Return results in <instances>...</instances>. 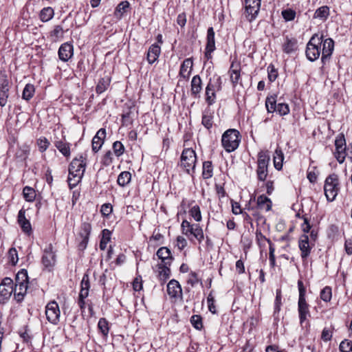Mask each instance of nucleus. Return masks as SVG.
Masks as SVG:
<instances>
[{
	"instance_id": "13",
	"label": "nucleus",
	"mask_w": 352,
	"mask_h": 352,
	"mask_svg": "<svg viewBox=\"0 0 352 352\" xmlns=\"http://www.w3.org/2000/svg\"><path fill=\"white\" fill-rule=\"evenodd\" d=\"M167 293L172 299H183L182 286L175 279L170 280L167 284Z\"/></svg>"
},
{
	"instance_id": "33",
	"label": "nucleus",
	"mask_w": 352,
	"mask_h": 352,
	"mask_svg": "<svg viewBox=\"0 0 352 352\" xmlns=\"http://www.w3.org/2000/svg\"><path fill=\"white\" fill-rule=\"evenodd\" d=\"M55 146L66 157L70 156V144L64 140L56 141Z\"/></svg>"
},
{
	"instance_id": "54",
	"label": "nucleus",
	"mask_w": 352,
	"mask_h": 352,
	"mask_svg": "<svg viewBox=\"0 0 352 352\" xmlns=\"http://www.w3.org/2000/svg\"><path fill=\"white\" fill-rule=\"evenodd\" d=\"M282 16L286 21H290L294 19L296 12L292 9H287L282 11Z\"/></svg>"
},
{
	"instance_id": "60",
	"label": "nucleus",
	"mask_w": 352,
	"mask_h": 352,
	"mask_svg": "<svg viewBox=\"0 0 352 352\" xmlns=\"http://www.w3.org/2000/svg\"><path fill=\"white\" fill-rule=\"evenodd\" d=\"M112 155H113L111 151H108L107 152H106V153L104 155L102 159V164L105 166H109L113 162Z\"/></svg>"
},
{
	"instance_id": "23",
	"label": "nucleus",
	"mask_w": 352,
	"mask_h": 352,
	"mask_svg": "<svg viewBox=\"0 0 352 352\" xmlns=\"http://www.w3.org/2000/svg\"><path fill=\"white\" fill-rule=\"evenodd\" d=\"M55 263V255L52 252V245L50 244L49 247L45 249L43 256L42 263L45 267L52 266Z\"/></svg>"
},
{
	"instance_id": "50",
	"label": "nucleus",
	"mask_w": 352,
	"mask_h": 352,
	"mask_svg": "<svg viewBox=\"0 0 352 352\" xmlns=\"http://www.w3.org/2000/svg\"><path fill=\"white\" fill-rule=\"evenodd\" d=\"M200 283L202 285V281L199 278L198 274L195 272H191L189 274V278L187 280V283L194 287L197 283Z\"/></svg>"
},
{
	"instance_id": "3",
	"label": "nucleus",
	"mask_w": 352,
	"mask_h": 352,
	"mask_svg": "<svg viewBox=\"0 0 352 352\" xmlns=\"http://www.w3.org/2000/svg\"><path fill=\"white\" fill-rule=\"evenodd\" d=\"M241 142V135L236 129H230L226 131L221 138V144L228 153L234 151Z\"/></svg>"
},
{
	"instance_id": "62",
	"label": "nucleus",
	"mask_w": 352,
	"mask_h": 352,
	"mask_svg": "<svg viewBox=\"0 0 352 352\" xmlns=\"http://www.w3.org/2000/svg\"><path fill=\"white\" fill-rule=\"evenodd\" d=\"M331 338H332L331 329L329 328H327V327L324 328L322 331L321 339L324 342H327V341L331 340Z\"/></svg>"
},
{
	"instance_id": "19",
	"label": "nucleus",
	"mask_w": 352,
	"mask_h": 352,
	"mask_svg": "<svg viewBox=\"0 0 352 352\" xmlns=\"http://www.w3.org/2000/svg\"><path fill=\"white\" fill-rule=\"evenodd\" d=\"M202 90V80L199 75L192 77L190 82V94L194 98H200V93Z\"/></svg>"
},
{
	"instance_id": "40",
	"label": "nucleus",
	"mask_w": 352,
	"mask_h": 352,
	"mask_svg": "<svg viewBox=\"0 0 352 352\" xmlns=\"http://www.w3.org/2000/svg\"><path fill=\"white\" fill-rule=\"evenodd\" d=\"M131 179V174L128 171H123L118 177L117 183L119 186L124 187Z\"/></svg>"
},
{
	"instance_id": "37",
	"label": "nucleus",
	"mask_w": 352,
	"mask_h": 352,
	"mask_svg": "<svg viewBox=\"0 0 352 352\" xmlns=\"http://www.w3.org/2000/svg\"><path fill=\"white\" fill-rule=\"evenodd\" d=\"M213 116L212 113L208 111H205L202 114L201 124L205 128L210 130L213 125Z\"/></svg>"
},
{
	"instance_id": "28",
	"label": "nucleus",
	"mask_w": 352,
	"mask_h": 352,
	"mask_svg": "<svg viewBox=\"0 0 352 352\" xmlns=\"http://www.w3.org/2000/svg\"><path fill=\"white\" fill-rule=\"evenodd\" d=\"M297 40L295 38H289L286 36L283 45V51L286 54H291L297 50Z\"/></svg>"
},
{
	"instance_id": "24",
	"label": "nucleus",
	"mask_w": 352,
	"mask_h": 352,
	"mask_svg": "<svg viewBox=\"0 0 352 352\" xmlns=\"http://www.w3.org/2000/svg\"><path fill=\"white\" fill-rule=\"evenodd\" d=\"M240 70V65L238 63H235L234 62L231 63L228 72L233 87H236L241 78Z\"/></svg>"
},
{
	"instance_id": "38",
	"label": "nucleus",
	"mask_w": 352,
	"mask_h": 352,
	"mask_svg": "<svg viewBox=\"0 0 352 352\" xmlns=\"http://www.w3.org/2000/svg\"><path fill=\"white\" fill-rule=\"evenodd\" d=\"M54 14V10L51 7H46L41 10L39 16L43 22H47L53 18Z\"/></svg>"
},
{
	"instance_id": "21",
	"label": "nucleus",
	"mask_w": 352,
	"mask_h": 352,
	"mask_svg": "<svg viewBox=\"0 0 352 352\" xmlns=\"http://www.w3.org/2000/svg\"><path fill=\"white\" fill-rule=\"evenodd\" d=\"M170 266V265H164L162 263H159L157 265L158 268L157 278L162 285L164 284L170 276L171 272L169 267Z\"/></svg>"
},
{
	"instance_id": "11",
	"label": "nucleus",
	"mask_w": 352,
	"mask_h": 352,
	"mask_svg": "<svg viewBox=\"0 0 352 352\" xmlns=\"http://www.w3.org/2000/svg\"><path fill=\"white\" fill-rule=\"evenodd\" d=\"M91 232V225L89 222H83L80 226L79 236L81 239L78 248L80 251H84L87 246Z\"/></svg>"
},
{
	"instance_id": "43",
	"label": "nucleus",
	"mask_w": 352,
	"mask_h": 352,
	"mask_svg": "<svg viewBox=\"0 0 352 352\" xmlns=\"http://www.w3.org/2000/svg\"><path fill=\"white\" fill-rule=\"evenodd\" d=\"M35 92L34 86L32 84H27L22 93V98L27 101L30 100L34 96Z\"/></svg>"
},
{
	"instance_id": "8",
	"label": "nucleus",
	"mask_w": 352,
	"mask_h": 352,
	"mask_svg": "<svg viewBox=\"0 0 352 352\" xmlns=\"http://www.w3.org/2000/svg\"><path fill=\"white\" fill-rule=\"evenodd\" d=\"M336 151L334 152V157L340 164H342L346 157L347 147L344 135L341 133H339L335 140Z\"/></svg>"
},
{
	"instance_id": "41",
	"label": "nucleus",
	"mask_w": 352,
	"mask_h": 352,
	"mask_svg": "<svg viewBox=\"0 0 352 352\" xmlns=\"http://www.w3.org/2000/svg\"><path fill=\"white\" fill-rule=\"evenodd\" d=\"M284 155L280 149H276L275 155L274 156V164L276 169L280 170L283 167V162Z\"/></svg>"
},
{
	"instance_id": "44",
	"label": "nucleus",
	"mask_w": 352,
	"mask_h": 352,
	"mask_svg": "<svg viewBox=\"0 0 352 352\" xmlns=\"http://www.w3.org/2000/svg\"><path fill=\"white\" fill-rule=\"evenodd\" d=\"M23 195L25 199L28 202H32L36 197V192L34 189L30 186H25L23 188Z\"/></svg>"
},
{
	"instance_id": "1",
	"label": "nucleus",
	"mask_w": 352,
	"mask_h": 352,
	"mask_svg": "<svg viewBox=\"0 0 352 352\" xmlns=\"http://www.w3.org/2000/svg\"><path fill=\"white\" fill-rule=\"evenodd\" d=\"M334 50V41L332 38H323V35L314 34L306 47V56L307 59L311 62L317 60L320 54H322L321 61L323 65L331 58Z\"/></svg>"
},
{
	"instance_id": "20",
	"label": "nucleus",
	"mask_w": 352,
	"mask_h": 352,
	"mask_svg": "<svg viewBox=\"0 0 352 352\" xmlns=\"http://www.w3.org/2000/svg\"><path fill=\"white\" fill-rule=\"evenodd\" d=\"M158 258L162 261V264L171 265L173 260L170 249L166 247H162L158 249L156 253Z\"/></svg>"
},
{
	"instance_id": "31",
	"label": "nucleus",
	"mask_w": 352,
	"mask_h": 352,
	"mask_svg": "<svg viewBox=\"0 0 352 352\" xmlns=\"http://www.w3.org/2000/svg\"><path fill=\"white\" fill-rule=\"evenodd\" d=\"M84 173L76 170L73 174H69L67 179L68 185L70 189L75 188L82 180Z\"/></svg>"
},
{
	"instance_id": "12",
	"label": "nucleus",
	"mask_w": 352,
	"mask_h": 352,
	"mask_svg": "<svg viewBox=\"0 0 352 352\" xmlns=\"http://www.w3.org/2000/svg\"><path fill=\"white\" fill-rule=\"evenodd\" d=\"M261 0H245V10L247 17L250 16L248 20L252 21L258 14Z\"/></svg>"
},
{
	"instance_id": "57",
	"label": "nucleus",
	"mask_w": 352,
	"mask_h": 352,
	"mask_svg": "<svg viewBox=\"0 0 352 352\" xmlns=\"http://www.w3.org/2000/svg\"><path fill=\"white\" fill-rule=\"evenodd\" d=\"M10 262L13 265H16L18 262V254L17 251L14 248H12L9 250L8 252Z\"/></svg>"
},
{
	"instance_id": "6",
	"label": "nucleus",
	"mask_w": 352,
	"mask_h": 352,
	"mask_svg": "<svg viewBox=\"0 0 352 352\" xmlns=\"http://www.w3.org/2000/svg\"><path fill=\"white\" fill-rule=\"evenodd\" d=\"M270 155L268 151H261L258 153L256 175L258 181L264 182L268 175Z\"/></svg>"
},
{
	"instance_id": "55",
	"label": "nucleus",
	"mask_w": 352,
	"mask_h": 352,
	"mask_svg": "<svg viewBox=\"0 0 352 352\" xmlns=\"http://www.w3.org/2000/svg\"><path fill=\"white\" fill-rule=\"evenodd\" d=\"M38 149L41 152H44L50 146V142L46 138H39L37 140Z\"/></svg>"
},
{
	"instance_id": "25",
	"label": "nucleus",
	"mask_w": 352,
	"mask_h": 352,
	"mask_svg": "<svg viewBox=\"0 0 352 352\" xmlns=\"http://www.w3.org/2000/svg\"><path fill=\"white\" fill-rule=\"evenodd\" d=\"M89 288V277L87 274H85L80 283V291L79 293L78 298L85 300L87 297H88Z\"/></svg>"
},
{
	"instance_id": "4",
	"label": "nucleus",
	"mask_w": 352,
	"mask_h": 352,
	"mask_svg": "<svg viewBox=\"0 0 352 352\" xmlns=\"http://www.w3.org/2000/svg\"><path fill=\"white\" fill-rule=\"evenodd\" d=\"M222 89V80L220 76L214 75L209 79L205 89L206 102L208 106L212 105L215 102L216 92Z\"/></svg>"
},
{
	"instance_id": "32",
	"label": "nucleus",
	"mask_w": 352,
	"mask_h": 352,
	"mask_svg": "<svg viewBox=\"0 0 352 352\" xmlns=\"http://www.w3.org/2000/svg\"><path fill=\"white\" fill-rule=\"evenodd\" d=\"M329 7L323 6L318 8L314 12V18L318 19L322 21H325L329 16Z\"/></svg>"
},
{
	"instance_id": "17",
	"label": "nucleus",
	"mask_w": 352,
	"mask_h": 352,
	"mask_svg": "<svg viewBox=\"0 0 352 352\" xmlns=\"http://www.w3.org/2000/svg\"><path fill=\"white\" fill-rule=\"evenodd\" d=\"M106 138V129L101 128L98 131L95 136L92 139V151L97 153L104 144Z\"/></svg>"
},
{
	"instance_id": "2",
	"label": "nucleus",
	"mask_w": 352,
	"mask_h": 352,
	"mask_svg": "<svg viewBox=\"0 0 352 352\" xmlns=\"http://www.w3.org/2000/svg\"><path fill=\"white\" fill-rule=\"evenodd\" d=\"M298 288L299 292L298 301V311L299 316V320L301 325L307 320V317L310 316L309 305L305 299L306 288L304 286L302 280H298Z\"/></svg>"
},
{
	"instance_id": "30",
	"label": "nucleus",
	"mask_w": 352,
	"mask_h": 352,
	"mask_svg": "<svg viewBox=\"0 0 352 352\" xmlns=\"http://www.w3.org/2000/svg\"><path fill=\"white\" fill-rule=\"evenodd\" d=\"M206 48L208 49V52H213L215 47L214 31L212 27L208 28L207 30L206 36Z\"/></svg>"
},
{
	"instance_id": "15",
	"label": "nucleus",
	"mask_w": 352,
	"mask_h": 352,
	"mask_svg": "<svg viewBox=\"0 0 352 352\" xmlns=\"http://www.w3.org/2000/svg\"><path fill=\"white\" fill-rule=\"evenodd\" d=\"M298 248L300 250V256L302 259L305 261L310 255L311 250L308 235L302 234L298 240Z\"/></svg>"
},
{
	"instance_id": "14",
	"label": "nucleus",
	"mask_w": 352,
	"mask_h": 352,
	"mask_svg": "<svg viewBox=\"0 0 352 352\" xmlns=\"http://www.w3.org/2000/svg\"><path fill=\"white\" fill-rule=\"evenodd\" d=\"M13 293V280L9 277L3 279L0 284V298L8 299Z\"/></svg>"
},
{
	"instance_id": "27",
	"label": "nucleus",
	"mask_w": 352,
	"mask_h": 352,
	"mask_svg": "<svg viewBox=\"0 0 352 352\" xmlns=\"http://www.w3.org/2000/svg\"><path fill=\"white\" fill-rule=\"evenodd\" d=\"M28 283H25L23 285H15L13 287V293L14 295V298L17 302H21L25 295L26 294L28 290L29 289Z\"/></svg>"
},
{
	"instance_id": "58",
	"label": "nucleus",
	"mask_w": 352,
	"mask_h": 352,
	"mask_svg": "<svg viewBox=\"0 0 352 352\" xmlns=\"http://www.w3.org/2000/svg\"><path fill=\"white\" fill-rule=\"evenodd\" d=\"M23 232L30 235L32 233V226L28 219L19 223Z\"/></svg>"
},
{
	"instance_id": "34",
	"label": "nucleus",
	"mask_w": 352,
	"mask_h": 352,
	"mask_svg": "<svg viewBox=\"0 0 352 352\" xmlns=\"http://www.w3.org/2000/svg\"><path fill=\"white\" fill-rule=\"evenodd\" d=\"M111 83V78L109 76H105L104 78H101L98 85L96 87V91L98 94H101L104 91H105Z\"/></svg>"
},
{
	"instance_id": "63",
	"label": "nucleus",
	"mask_w": 352,
	"mask_h": 352,
	"mask_svg": "<svg viewBox=\"0 0 352 352\" xmlns=\"http://www.w3.org/2000/svg\"><path fill=\"white\" fill-rule=\"evenodd\" d=\"M113 211V208L111 204H104L101 206L100 212L103 216L107 217Z\"/></svg>"
},
{
	"instance_id": "45",
	"label": "nucleus",
	"mask_w": 352,
	"mask_h": 352,
	"mask_svg": "<svg viewBox=\"0 0 352 352\" xmlns=\"http://www.w3.org/2000/svg\"><path fill=\"white\" fill-rule=\"evenodd\" d=\"M98 327L103 336H106L109 333V322L104 318H101L98 323Z\"/></svg>"
},
{
	"instance_id": "46",
	"label": "nucleus",
	"mask_w": 352,
	"mask_h": 352,
	"mask_svg": "<svg viewBox=\"0 0 352 352\" xmlns=\"http://www.w3.org/2000/svg\"><path fill=\"white\" fill-rule=\"evenodd\" d=\"M190 323L192 327L197 330H201L203 328L202 318L199 315L192 316L190 318Z\"/></svg>"
},
{
	"instance_id": "9",
	"label": "nucleus",
	"mask_w": 352,
	"mask_h": 352,
	"mask_svg": "<svg viewBox=\"0 0 352 352\" xmlns=\"http://www.w3.org/2000/svg\"><path fill=\"white\" fill-rule=\"evenodd\" d=\"M10 85L8 76L5 72H0V106H6L9 97Z\"/></svg>"
},
{
	"instance_id": "48",
	"label": "nucleus",
	"mask_w": 352,
	"mask_h": 352,
	"mask_svg": "<svg viewBox=\"0 0 352 352\" xmlns=\"http://www.w3.org/2000/svg\"><path fill=\"white\" fill-rule=\"evenodd\" d=\"M331 288L329 286H326L320 292V298L324 302H329L331 299Z\"/></svg>"
},
{
	"instance_id": "36",
	"label": "nucleus",
	"mask_w": 352,
	"mask_h": 352,
	"mask_svg": "<svg viewBox=\"0 0 352 352\" xmlns=\"http://www.w3.org/2000/svg\"><path fill=\"white\" fill-rule=\"evenodd\" d=\"M25 283H29L28 271L25 269H21L16 275L14 286Z\"/></svg>"
},
{
	"instance_id": "51",
	"label": "nucleus",
	"mask_w": 352,
	"mask_h": 352,
	"mask_svg": "<svg viewBox=\"0 0 352 352\" xmlns=\"http://www.w3.org/2000/svg\"><path fill=\"white\" fill-rule=\"evenodd\" d=\"M268 79L270 82H274L278 77V71L272 64L267 67Z\"/></svg>"
},
{
	"instance_id": "26",
	"label": "nucleus",
	"mask_w": 352,
	"mask_h": 352,
	"mask_svg": "<svg viewBox=\"0 0 352 352\" xmlns=\"http://www.w3.org/2000/svg\"><path fill=\"white\" fill-rule=\"evenodd\" d=\"M161 53V48L159 45L154 43L150 46L147 52V60L150 64L154 63Z\"/></svg>"
},
{
	"instance_id": "47",
	"label": "nucleus",
	"mask_w": 352,
	"mask_h": 352,
	"mask_svg": "<svg viewBox=\"0 0 352 352\" xmlns=\"http://www.w3.org/2000/svg\"><path fill=\"white\" fill-rule=\"evenodd\" d=\"M190 215L197 222L201 221V214L198 205L192 206L189 210Z\"/></svg>"
},
{
	"instance_id": "56",
	"label": "nucleus",
	"mask_w": 352,
	"mask_h": 352,
	"mask_svg": "<svg viewBox=\"0 0 352 352\" xmlns=\"http://www.w3.org/2000/svg\"><path fill=\"white\" fill-rule=\"evenodd\" d=\"M339 349L341 352H352V344H351V340H344L341 342Z\"/></svg>"
},
{
	"instance_id": "7",
	"label": "nucleus",
	"mask_w": 352,
	"mask_h": 352,
	"mask_svg": "<svg viewBox=\"0 0 352 352\" xmlns=\"http://www.w3.org/2000/svg\"><path fill=\"white\" fill-rule=\"evenodd\" d=\"M196 162L195 151L192 148H184L181 155V166L185 168L187 173L190 174V171L194 173Z\"/></svg>"
},
{
	"instance_id": "59",
	"label": "nucleus",
	"mask_w": 352,
	"mask_h": 352,
	"mask_svg": "<svg viewBox=\"0 0 352 352\" xmlns=\"http://www.w3.org/2000/svg\"><path fill=\"white\" fill-rule=\"evenodd\" d=\"M207 302H208L209 311L212 314H215L217 311H216V307L214 305V296H212V292H210V293L208 294V298H207Z\"/></svg>"
},
{
	"instance_id": "10",
	"label": "nucleus",
	"mask_w": 352,
	"mask_h": 352,
	"mask_svg": "<svg viewBox=\"0 0 352 352\" xmlns=\"http://www.w3.org/2000/svg\"><path fill=\"white\" fill-rule=\"evenodd\" d=\"M60 311L56 301L50 302L45 308V315L47 320L53 324L59 322Z\"/></svg>"
},
{
	"instance_id": "52",
	"label": "nucleus",
	"mask_w": 352,
	"mask_h": 352,
	"mask_svg": "<svg viewBox=\"0 0 352 352\" xmlns=\"http://www.w3.org/2000/svg\"><path fill=\"white\" fill-rule=\"evenodd\" d=\"M311 168H309L307 177L311 183L314 184L317 180L318 173L316 172V166H313Z\"/></svg>"
},
{
	"instance_id": "29",
	"label": "nucleus",
	"mask_w": 352,
	"mask_h": 352,
	"mask_svg": "<svg viewBox=\"0 0 352 352\" xmlns=\"http://www.w3.org/2000/svg\"><path fill=\"white\" fill-rule=\"evenodd\" d=\"M257 208L260 210H264L266 212L272 209V201L270 198L265 195H261L258 197L256 201Z\"/></svg>"
},
{
	"instance_id": "64",
	"label": "nucleus",
	"mask_w": 352,
	"mask_h": 352,
	"mask_svg": "<svg viewBox=\"0 0 352 352\" xmlns=\"http://www.w3.org/2000/svg\"><path fill=\"white\" fill-rule=\"evenodd\" d=\"M51 36L56 38H60L63 36V29L60 25H56L54 29L51 32Z\"/></svg>"
},
{
	"instance_id": "39",
	"label": "nucleus",
	"mask_w": 352,
	"mask_h": 352,
	"mask_svg": "<svg viewBox=\"0 0 352 352\" xmlns=\"http://www.w3.org/2000/svg\"><path fill=\"white\" fill-rule=\"evenodd\" d=\"M213 175V166L212 162L206 161L203 163L202 177L205 179H210Z\"/></svg>"
},
{
	"instance_id": "35",
	"label": "nucleus",
	"mask_w": 352,
	"mask_h": 352,
	"mask_svg": "<svg viewBox=\"0 0 352 352\" xmlns=\"http://www.w3.org/2000/svg\"><path fill=\"white\" fill-rule=\"evenodd\" d=\"M276 95L267 96L265 100V107L268 113H274L276 111Z\"/></svg>"
},
{
	"instance_id": "16",
	"label": "nucleus",
	"mask_w": 352,
	"mask_h": 352,
	"mask_svg": "<svg viewBox=\"0 0 352 352\" xmlns=\"http://www.w3.org/2000/svg\"><path fill=\"white\" fill-rule=\"evenodd\" d=\"M86 164L85 158L82 155L74 158L69 166V174H73L76 170L85 173Z\"/></svg>"
},
{
	"instance_id": "22",
	"label": "nucleus",
	"mask_w": 352,
	"mask_h": 352,
	"mask_svg": "<svg viewBox=\"0 0 352 352\" xmlns=\"http://www.w3.org/2000/svg\"><path fill=\"white\" fill-rule=\"evenodd\" d=\"M193 62L191 58H186L181 65L179 76L187 79L189 78L192 70Z\"/></svg>"
},
{
	"instance_id": "61",
	"label": "nucleus",
	"mask_w": 352,
	"mask_h": 352,
	"mask_svg": "<svg viewBox=\"0 0 352 352\" xmlns=\"http://www.w3.org/2000/svg\"><path fill=\"white\" fill-rule=\"evenodd\" d=\"M302 219L304 221V223L301 226L302 230L305 233L304 234H306V233L310 232V230L312 228V226L310 225L309 221L305 215H303Z\"/></svg>"
},
{
	"instance_id": "53",
	"label": "nucleus",
	"mask_w": 352,
	"mask_h": 352,
	"mask_svg": "<svg viewBox=\"0 0 352 352\" xmlns=\"http://www.w3.org/2000/svg\"><path fill=\"white\" fill-rule=\"evenodd\" d=\"M276 111L278 112L280 116L287 115L289 113V105L286 103H278Z\"/></svg>"
},
{
	"instance_id": "49",
	"label": "nucleus",
	"mask_w": 352,
	"mask_h": 352,
	"mask_svg": "<svg viewBox=\"0 0 352 352\" xmlns=\"http://www.w3.org/2000/svg\"><path fill=\"white\" fill-rule=\"evenodd\" d=\"M113 150L114 154L117 157H120L124 153L125 148L121 142L116 141L113 144Z\"/></svg>"
},
{
	"instance_id": "42",
	"label": "nucleus",
	"mask_w": 352,
	"mask_h": 352,
	"mask_svg": "<svg viewBox=\"0 0 352 352\" xmlns=\"http://www.w3.org/2000/svg\"><path fill=\"white\" fill-rule=\"evenodd\" d=\"M129 7L130 3L127 1H121L116 8L115 15L118 18H121Z\"/></svg>"
},
{
	"instance_id": "5",
	"label": "nucleus",
	"mask_w": 352,
	"mask_h": 352,
	"mask_svg": "<svg viewBox=\"0 0 352 352\" xmlns=\"http://www.w3.org/2000/svg\"><path fill=\"white\" fill-rule=\"evenodd\" d=\"M324 195L328 201H333L340 191V182L337 174L329 175L324 181Z\"/></svg>"
},
{
	"instance_id": "18",
	"label": "nucleus",
	"mask_w": 352,
	"mask_h": 352,
	"mask_svg": "<svg viewBox=\"0 0 352 352\" xmlns=\"http://www.w3.org/2000/svg\"><path fill=\"white\" fill-rule=\"evenodd\" d=\"M73 53V45L69 43H65L59 47L58 57L62 61L67 62L72 58Z\"/></svg>"
}]
</instances>
